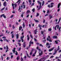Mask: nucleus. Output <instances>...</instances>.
I'll list each match as a JSON object with an SVG mask.
<instances>
[{"label":"nucleus","instance_id":"nucleus-1","mask_svg":"<svg viewBox=\"0 0 61 61\" xmlns=\"http://www.w3.org/2000/svg\"><path fill=\"white\" fill-rule=\"evenodd\" d=\"M25 8V5H23H23H21V6H19V8L18 10H20V9L22 10V9H24Z\"/></svg>","mask_w":61,"mask_h":61},{"label":"nucleus","instance_id":"nucleus-2","mask_svg":"<svg viewBox=\"0 0 61 61\" xmlns=\"http://www.w3.org/2000/svg\"><path fill=\"white\" fill-rule=\"evenodd\" d=\"M60 49V48H59V46H58V49H57V50H56V49H54V52L55 53H56L57 52V51H58V50H59V49Z\"/></svg>","mask_w":61,"mask_h":61},{"label":"nucleus","instance_id":"nucleus-3","mask_svg":"<svg viewBox=\"0 0 61 61\" xmlns=\"http://www.w3.org/2000/svg\"><path fill=\"white\" fill-rule=\"evenodd\" d=\"M31 44H34V42H31V41H30L29 46V48H30V46H31Z\"/></svg>","mask_w":61,"mask_h":61},{"label":"nucleus","instance_id":"nucleus-4","mask_svg":"<svg viewBox=\"0 0 61 61\" xmlns=\"http://www.w3.org/2000/svg\"><path fill=\"white\" fill-rule=\"evenodd\" d=\"M55 47H54L53 48H51V49H49V52H51V51H53L54 49H55Z\"/></svg>","mask_w":61,"mask_h":61},{"label":"nucleus","instance_id":"nucleus-5","mask_svg":"<svg viewBox=\"0 0 61 61\" xmlns=\"http://www.w3.org/2000/svg\"><path fill=\"white\" fill-rule=\"evenodd\" d=\"M13 49H14L12 50V52H13V54H15V48H14Z\"/></svg>","mask_w":61,"mask_h":61},{"label":"nucleus","instance_id":"nucleus-6","mask_svg":"<svg viewBox=\"0 0 61 61\" xmlns=\"http://www.w3.org/2000/svg\"><path fill=\"white\" fill-rule=\"evenodd\" d=\"M37 29H36L34 31V32L35 33V35H36L37 34V32H38V31H37Z\"/></svg>","mask_w":61,"mask_h":61},{"label":"nucleus","instance_id":"nucleus-7","mask_svg":"<svg viewBox=\"0 0 61 61\" xmlns=\"http://www.w3.org/2000/svg\"><path fill=\"white\" fill-rule=\"evenodd\" d=\"M43 51H41V53H39V56H42L43 55Z\"/></svg>","mask_w":61,"mask_h":61},{"label":"nucleus","instance_id":"nucleus-8","mask_svg":"<svg viewBox=\"0 0 61 61\" xmlns=\"http://www.w3.org/2000/svg\"><path fill=\"white\" fill-rule=\"evenodd\" d=\"M18 38H19V34H17L16 35V39H18Z\"/></svg>","mask_w":61,"mask_h":61},{"label":"nucleus","instance_id":"nucleus-9","mask_svg":"<svg viewBox=\"0 0 61 61\" xmlns=\"http://www.w3.org/2000/svg\"><path fill=\"white\" fill-rule=\"evenodd\" d=\"M20 2H21V1H20V0H18V1L16 2V3H19L18 5H19V4H20Z\"/></svg>","mask_w":61,"mask_h":61},{"label":"nucleus","instance_id":"nucleus-10","mask_svg":"<svg viewBox=\"0 0 61 61\" xmlns=\"http://www.w3.org/2000/svg\"><path fill=\"white\" fill-rule=\"evenodd\" d=\"M57 38V36H54L53 37V38H54L55 39H56V38Z\"/></svg>","mask_w":61,"mask_h":61},{"label":"nucleus","instance_id":"nucleus-11","mask_svg":"<svg viewBox=\"0 0 61 61\" xmlns=\"http://www.w3.org/2000/svg\"><path fill=\"white\" fill-rule=\"evenodd\" d=\"M3 5L4 6H6V2L5 1L3 3Z\"/></svg>","mask_w":61,"mask_h":61},{"label":"nucleus","instance_id":"nucleus-12","mask_svg":"<svg viewBox=\"0 0 61 61\" xmlns=\"http://www.w3.org/2000/svg\"><path fill=\"white\" fill-rule=\"evenodd\" d=\"M22 28V27L21 26H20L19 27V31H20V30H21Z\"/></svg>","mask_w":61,"mask_h":61},{"label":"nucleus","instance_id":"nucleus-13","mask_svg":"<svg viewBox=\"0 0 61 61\" xmlns=\"http://www.w3.org/2000/svg\"><path fill=\"white\" fill-rule=\"evenodd\" d=\"M11 36H12V37L13 39H14V37H15V36H14V34L13 33L12 35H11Z\"/></svg>","mask_w":61,"mask_h":61},{"label":"nucleus","instance_id":"nucleus-14","mask_svg":"<svg viewBox=\"0 0 61 61\" xmlns=\"http://www.w3.org/2000/svg\"><path fill=\"white\" fill-rule=\"evenodd\" d=\"M27 40H29V35H27Z\"/></svg>","mask_w":61,"mask_h":61},{"label":"nucleus","instance_id":"nucleus-15","mask_svg":"<svg viewBox=\"0 0 61 61\" xmlns=\"http://www.w3.org/2000/svg\"><path fill=\"white\" fill-rule=\"evenodd\" d=\"M25 23L23 22V27L24 28H25Z\"/></svg>","mask_w":61,"mask_h":61},{"label":"nucleus","instance_id":"nucleus-16","mask_svg":"<svg viewBox=\"0 0 61 61\" xmlns=\"http://www.w3.org/2000/svg\"><path fill=\"white\" fill-rule=\"evenodd\" d=\"M4 41H6L7 42H8V41L7 40H6V39H3Z\"/></svg>","mask_w":61,"mask_h":61},{"label":"nucleus","instance_id":"nucleus-17","mask_svg":"<svg viewBox=\"0 0 61 61\" xmlns=\"http://www.w3.org/2000/svg\"><path fill=\"white\" fill-rule=\"evenodd\" d=\"M60 6V4L59 3L58 5L57 8H59Z\"/></svg>","mask_w":61,"mask_h":61},{"label":"nucleus","instance_id":"nucleus-18","mask_svg":"<svg viewBox=\"0 0 61 61\" xmlns=\"http://www.w3.org/2000/svg\"><path fill=\"white\" fill-rule=\"evenodd\" d=\"M44 4H45V1H43L42 3V6H43L44 5Z\"/></svg>","mask_w":61,"mask_h":61},{"label":"nucleus","instance_id":"nucleus-19","mask_svg":"<svg viewBox=\"0 0 61 61\" xmlns=\"http://www.w3.org/2000/svg\"><path fill=\"white\" fill-rule=\"evenodd\" d=\"M49 18L50 19H51L53 18V16H51V15H49Z\"/></svg>","mask_w":61,"mask_h":61},{"label":"nucleus","instance_id":"nucleus-20","mask_svg":"<svg viewBox=\"0 0 61 61\" xmlns=\"http://www.w3.org/2000/svg\"><path fill=\"white\" fill-rule=\"evenodd\" d=\"M30 11L29 10L27 11L26 12V13L27 14H28V13H30Z\"/></svg>","mask_w":61,"mask_h":61},{"label":"nucleus","instance_id":"nucleus-21","mask_svg":"<svg viewBox=\"0 0 61 61\" xmlns=\"http://www.w3.org/2000/svg\"><path fill=\"white\" fill-rule=\"evenodd\" d=\"M39 14L38 13H37V15L36 16V17H37V16H39Z\"/></svg>","mask_w":61,"mask_h":61},{"label":"nucleus","instance_id":"nucleus-22","mask_svg":"<svg viewBox=\"0 0 61 61\" xmlns=\"http://www.w3.org/2000/svg\"><path fill=\"white\" fill-rule=\"evenodd\" d=\"M30 37L31 38V39H33V36H32V35H31L30 34Z\"/></svg>","mask_w":61,"mask_h":61},{"label":"nucleus","instance_id":"nucleus-23","mask_svg":"<svg viewBox=\"0 0 61 61\" xmlns=\"http://www.w3.org/2000/svg\"><path fill=\"white\" fill-rule=\"evenodd\" d=\"M24 38V35H23L22 36V37H21L20 38V39H23Z\"/></svg>","mask_w":61,"mask_h":61},{"label":"nucleus","instance_id":"nucleus-24","mask_svg":"<svg viewBox=\"0 0 61 61\" xmlns=\"http://www.w3.org/2000/svg\"><path fill=\"white\" fill-rule=\"evenodd\" d=\"M35 21L36 23H38L39 22V21L37 20H35Z\"/></svg>","mask_w":61,"mask_h":61},{"label":"nucleus","instance_id":"nucleus-25","mask_svg":"<svg viewBox=\"0 0 61 61\" xmlns=\"http://www.w3.org/2000/svg\"><path fill=\"white\" fill-rule=\"evenodd\" d=\"M57 26H58V25H56L55 27V30H56V27H57Z\"/></svg>","mask_w":61,"mask_h":61},{"label":"nucleus","instance_id":"nucleus-26","mask_svg":"<svg viewBox=\"0 0 61 61\" xmlns=\"http://www.w3.org/2000/svg\"><path fill=\"white\" fill-rule=\"evenodd\" d=\"M35 8H33L32 10V11L33 12H35Z\"/></svg>","mask_w":61,"mask_h":61},{"label":"nucleus","instance_id":"nucleus-27","mask_svg":"<svg viewBox=\"0 0 61 61\" xmlns=\"http://www.w3.org/2000/svg\"><path fill=\"white\" fill-rule=\"evenodd\" d=\"M51 30H52V29H51V28H50L48 29L49 31H51Z\"/></svg>","mask_w":61,"mask_h":61},{"label":"nucleus","instance_id":"nucleus-28","mask_svg":"<svg viewBox=\"0 0 61 61\" xmlns=\"http://www.w3.org/2000/svg\"><path fill=\"white\" fill-rule=\"evenodd\" d=\"M3 15H4L3 16V17L4 18H6V16H5V14H4Z\"/></svg>","mask_w":61,"mask_h":61},{"label":"nucleus","instance_id":"nucleus-29","mask_svg":"<svg viewBox=\"0 0 61 61\" xmlns=\"http://www.w3.org/2000/svg\"><path fill=\"white\" fill-rule=\"evenodd\" d=\"M39 46H41V47H43V46L41 44H40Z\"/></svg>","mask_w":61,"mask_h":61},{"label":"nucleus","instance_id":"nucleus-30","mask_svg":"<svg viewBox=\"0 0 61 61\" xmlns=\"http://www.w3.org/2000/svg\"><path fill=\"white\" fill-rule=\"evenodd\" d=\"M5 7H4L2 9H1V11H3V10H4V9H5Z\"/></svg>","mask_w":61,"mask_h":61},{"label":"nucleus","instance_id":"nucleus-31","mask_svg":"<svg viewBox=\"0 0 61 61\" xmlns=\"http://www.w3.org/2000/svg\"><path fill=\"white\" fill-rule=\"evenodd\" d=\"M44 32L42 31H41V34H42V35H43V34H44Z\"/></svg>","mask_w":61,"mask_h":61},{"label":"nucleus","instance_id":"nucleus-32","mask_svg":"<svg viewBox=\"0 0 61 61\" xmlns=\"http://www.w3.org/2000/svg\"><path fill=\"white\" fill-rule=\"evenodd\" d=\"M32 53H33V51H31V52H30V55H32Z\"/></svg>","mask_w":61,"mask_h":61},{"label":"nucleus","instance_id":"nucleus-33","mask_svg":"<svg viewBox=\"0 0 61 61\" xmlns=\"http://www.w3.org/2000/svg\"><path fill=\"white\" fill-rule=\"evenodd\" d=\"M16 53H15V55H18V52H17V51H16Z\"/></svg>","mask_w":61,"mask_h":61},{"label":"nucleus","instance_id":"nucleus-34","mask_svg":"<svg viewBox=\"0 0 61 61\" xmlns=\"http://www.w3.org/2000/svg\"><path fill=\"white\" fill-rule=\"evenodd\" d=\"M16 60H17V61L18 60H19V56H18L16 58Z\"/></svg>","mask_w":61,"mask_h":61},{"label":"nucleus","instance_id":"nucleus-35","mask_svg":"<svg viewBox=\"0 0 61 61\" xmlns=\"http://www.w3.org/2000/svg\"><path fill=\"white\" fill-rule=\"evenodd\" d=\"M3 16H4V14L2 15H1L0 16V18H1V17H3Z\"/></svg>","mask_w":61,"mask_h":61},{"label":"nucleus","instance_id":"nucleus-36","mask_svg":"<svg viewBox=\"0 0 61 61\" xmlns=\"http://www.w3.org/2000/svg\"><path fill=\"white\" fill-rule=\"evenodd\" d=\"M15 7H16L17 6V5L16 4H14Z\"/></svg>","mask_w":61,"mask_h":61},{"label":"nucleus","instance_id":"nucleus-37","mask_svg":"<svg viewBox=\"0 0 61 61\" xmlns=\"http://www.w3.org/2000/svg\"><path fill=\"white\" fill-rule=\"evenodd\" d=\"M42 59H43V61H44L45 60V57H43L42 58ZM44 59V60H43Z\"/></svg>","mask_w":61,"mask_h":61},{"label":"nucleus","instance_id":"nucleus-38","mask_svg":"<svg viewBox=\"0 0 61 61\" xmlns=\"http://www.w3.org/2000/svg\"><path fill=\"white\" fill-rule=\"evenodd\" d=\"M49 12H50L49 10H48L47 12V14H49Z\"/></svg>","mask_w":61,"mask_h":61},{"label":"nucleus","instance_id":"nucleus-39","mask_svg":"<svg viewBox=\"0 0 61 61\" xmlns=\"http://www.w3.org/2000/svg\"><path fill=\"white\" fill-rule=\"evenodd\" d=\"M21 48L20 47L19 50H18L19 51H20V50H21Z\"/></svg>","mask_w":61,"mask_h":61},{"label":"nucleus","instance_id":"nucleus-40","mask_svg":"<svg viewBox=\"0 0 61 61\" xmlns=\"http://www.w3.org/2000/svg\"><path fill=\"white\" fill-rule=\"evenodd\" d=\"M20 39L21 40V41L22 42H24V40H23V39Z\"/></svg>","mask_w":61,"mask_h":61},{"label":"nucleus","instance_id":"nucleus-41","mask_svg":"<svg viewBox=\"0 0 61 61\" xmlns=\"http://www.w3.org/2000/svg\"><path fill=\"white\" fill-rule=\"evenodd\" d=\"M16 24L17 25H19V23H18L17 22H16Z\"/></svg>","mask_w":61,"mask_h":61},{"label":"nucleus","instance_id":"nucleus-42","mask_svg":"<svg viewBox=\"0 0 61 61\" xmlns=\"http://www.w3.org/2000/svg\"><path fill=\"white\" fill-rule=\"evenodd\" d=\"M49 43L47 42V43L46 44V46H48V45H49Z\"/></svg>","mask_w":61,"mask_h":61},{"label":"nucleus","instance_id":"nucleus-43","mask_svg":"<svg viewBox=\"0 0 61 61\" xmlns=\"http://www.w3.org/2000/svg\"><path fill=\"white\" fill-rule=\"evenodd\" d=\"M4 36V34H2V35H0V37H1V36Z\"/></svg>","mask_w":61,"mask_h":61},{"label":"nucleus","instance_id":"nucleus-44","mask_svg":"<svg viewBox=\"0 0 61 61\" xmlns=\"http://www.w3.org/2000/svg\"><path fill=\"white\" fill-rule=\"evenodd\" d=\"M14 17V15H12L10 17V18H12L13 17Z\"/></svg>","mask_w":61,"mask_h":61},{"label":"nucleus","instance_id":"nucleus-45","mask_svg":"<svg viewBox=\"0 0 61 61\" xmlns=\"http://www.w3.org/2000/svg\"><path fill=\"white\" fill-rule=\"evenodd\" d=\"M13 58V55L11 56L10 58L12 59V58Z\"/></svg>","mask_w":61,"mask_h":61},{"label":"nucleus","instance_id":"nucleus-46","mask_svg":"<svg viewBox=\"0 0 61 61\" xmlns=\"http://www.w3.org/2000/svg\"><path fill=\"white\" fill-rule=\"evenodd\" d=\"M61 27H60L59 28V31L60 32L61 31H60V29H61Z\"/></svg>","mask_w":61,"mask_h":61},{"label":"nucleus","instance_id":"nucleus-47","mask_svg":"<svg viewBox=\"0 0 61 61\" xmlns=\"http://www.w3.org/2000/svg\"><path fill=\"white\" fill-rule=\"evenodd\" d=\"M61 20V17H60L59 20V21L60 22V21Z\"/></svg>","mask_w":61,"mask_h":61},{"label":"nucleus","instance_id":"nucleus-48","mask_svg":"<svg viewBox=\"0 0 61 61\" xmlns=\"http://www.w3.org/2000/svg\"><path fill=\"white\" fill-rule=\"evenodd\" d=\"M54 3H51V5H54Z\"/></svg>","mask_w":61,"mask_h":61},{"label":"nucleus","instance_id":"nucleus-49","mask_svg":"<svg viewBox=\"0 0 61 61\" xmlns=\"http://www.w3.org/2000/svg\"><path fill=\"white\" fill-rule=\"evenodd\" d=\"M45 22H46L45 20H43V23L44 24L45 23Z\"/></svg>","mask_w":61,"mask_h":61},{"label":"nucleus","instance_id":"nucleus-50","mask_svg":"<svg viewBox=\"0 0 61 61\" xmlns=\"http://www.w3.org/2000/svg\"><path fill=\"white\" fill-rule=\"evenodd\" d=\"M38 26V27H41V25H40V24H39Z\"/></svg>","mask_w":61,"mask_h":61},{"label":"nucleus","instance_id":"nucleus-51","mask_svg":"<svg viewBox=\"0 0 61 61\" xmlns=\"http://www.w3.org/2000/svg\"><path fill=\"white\" fill-rule=\"evenodd\" d=\"M23 61V58H22V57H21V61Z\"/></svg>","mask_w":61,"mask_h":61},{"label":"nucleus","instance_id":"nucleus-52","mask_svg":"<svg viewBox=\"0 0 61 61\" xmlns=\"http://www.w3.org/2000/svg\"><path fill=\"white\" fill-rule=\"evenodd\" d=\"M59 22H60L58 21V22L57 23L56 22V24H59Z\"/></svg>","mask_w":61,"mask_h":61},{"label":"nucleus","instance_id":"nucleus-53","mask_svg":"<svg viewBox=\"0 0 61 61\" xmlns=\"http://www.w3.org/2000/svg\"><path fill=\"white\" fill-rule=\"evenodd\" d=\"M6 47L7 48H6V49L7 50L9 48H8V46H6Z\"/></svg>","mask_w":61,"mask_h":61},{"label":"nucleus","instance_id":"nucleus-54","mask_svg":"<svg viewBox=\"0 0 61 61\" xmlns=\"http://www.w3.org/2000/svg\"><path fill=\"white\" fill-rule=\"evenodd\" d=\"M1 58H2V60H3V56L2 55H1Z\"/></svg>","mask_w":61,"mask_h":61},{"label":"nucleus","instance_id":"nucleus-55","mask_svg":"<svg viewBox=\"0 0 61 61\" xmlns=\"http://www.w3.org/2000/svg\"><path fill=\"white\" fill-rule=\"evenodd\" d=\"M57 27V29H59V26L58 25V26Z\"/></svg>","mask_w":61,"mask_h":61},{"label":"nucleus","instance_id":"nucleus-56","mask_svg":"<svg viewBox=\"0 0 61 61\" xmlns=\"http://www.w3.org/2000/svg\"><path fill=\"white\" fill-rule=\"evenodd\" d=\"M60 11V8H59L58 9V10H57V11L58 12L59 11Z\"/></svg>","mask_w":61,"mask_h":61},{"label":"nucleus","instance_id":"nucleus-57","mask_svg":"<svg viewBox=\"0 0 61 61\" xmlns=\"http://www.w3.org/2000/svg\"><path fill=\"white\" fill-rule=\"evenodd\" d=\"M2 38H6V37L5 36H3V37Z\"/></svg>","mask_w":61,"mask_h":61},{"label":"nucleus","instance_id":"nucleus-58","mask_svg":"<svg viewBox=\"0 0 61 61\" xmlns=\"http://www.w3.org/2000/svg\"><path fill=\"white\" fill-rule=\"evenodd\" d=\"M28 1L29 3H30L31 2V0H28Z\"/></svg>","mask_w":61,"mask_h":61},{"label":"nucleus","instance_id":"nucleus-59","mask_svg":"<svg viewBox=\"0 0 61 61\" xmlns=\"http://www.w3.org/2000/svg\"><path fill=\"white\" fill-rule=\"evenodd\" d=\"M35 4V3H32L31 4V6H33Z\"/></svg>","mask_w":61,"mask_h":61},{"label":"nucleus","instance_id":"nucleus-60","mask_svg":"<svg viewBox=\"0 0 61 61\" xmlns=\"http://www.w3.org/2000/svg\"><path fill=\"white\" fill-rule=\"evenodd\" d=\"M12 28H13V29H14L15 28V26H14V25H13V27Z\"/></svg>","mask_w":61,"mask_h":61},{"label":"nucleus","instance_id":"nucleus-61","mask_svg":"<svg viewBox=\"0 0 61 61\" xmlns=\"http://www.w3.org/2000/svg\"><path fill=\"white\" fill-rule=\"evenodd\" d=\"M54 57V56H51L50 57V58H53V57Z\"/></svg>","mask_w":61,"mask_h":61},{"label":"nucleus","instance_id":"nucleus-62","mask_svg":"<svg viewBox=\"0 0 61 61\" xmlns=\"http://www.w3.org/2000/svg\"><path fill=\"white\" fill-rule=\"evenodd\" d=\"M24 16V15L23 14H22L21 15V17H23V16Z\"/></svg>","mask_w":61,"mask_h":61},{"label":"nucleus","instance_id":"nucleus-63","mask_svg":"<svg viewBox=\"0 0 61 61\" xmlns=\"http://www.w3.org/2000/svg\"><path fill=\"white\" fill-rule=\"evenodd\" d=\"M29 15L28 14L26 16V17H29Z\"/></svg>","mask_w":61,"mask_h":61},{"label":"nucleus","instance_id":"nucleus-64","mask_svg":"<svg viewBox=\"0 0 61 61\" xmlns=\"http://www.w3.org/2000/svg\"><path fill=\"white\" fill-rule=\"evenodd\" d=\"M54 6L53 5H51L50 6V7H53V6Z\"/></svg>","mask_w":61,"mask_h":61}]
</instances>
